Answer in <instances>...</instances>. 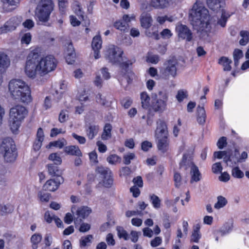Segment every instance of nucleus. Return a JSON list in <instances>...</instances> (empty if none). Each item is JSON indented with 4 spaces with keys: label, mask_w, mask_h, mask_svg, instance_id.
<instances>
[{
    "label": "nucleus",
    "mask_w": 249,
    "mask_h": 249,
    "mask_svg": "<svg viewBox=\"0 0 249 249\" xmlns=\"http://www.w3.org/2000/svg\"><path fill=\"white\" fill-rule=\"evenodd\" d=\"M107 160L111 164H116L121 162V158L116 154H113L108 156Z\"/></svg>",
    "instance_id": "nucleus-44"
},
{
    "label": "nucleus",
    "mask_w": 249,
    "mask_h": 249,
    "mask_svg": "<svg viewBox=\"0 0 249 249\" xmlns=\"http://www.w3.org/2000/svg\"><path fill=\"white\" fill-rule=\"evenodd\" d=\"M178 62L176 60H169L165 64V68L162 74L165 77L171 76L175 77L177 75V65Z\"/></svg>",
    "instance_id": "nucleus-15"
},
{
    "label": "nucleus",
    "mask_w": 249,
    "mask_h": 249,
    "mask_svg": "<svg viewBox=\"0 0 249 249\" xmlns=\"http://www.w3.org/2000/svg\"><path fill=\"white\" fill-rule=\"evenodd\" d=\"M49 159L53 161L55 164L59 165L61 163V158L56 153H52L49 157Z\"/></svg>",
    "instance_id": "nucleus-50"
},
{
    "label": "nucleus",
    "mask_w": 249,
    "mask_h": 249,
    "mask_svg": "<svg viewBox=\"0 0 249 249\" xmlns=\"http://www.w3.org/2000/svg\"><path fill=\"white\" fill-rule=\"evenodd\" d=\"M200 227L198 225H196L193 230L192 233L191 241L196 243H198L199 240L201 237V234L199 232Z\"/></svg>",
    "instance_id": "nucleus-33"
},
{
    "label": "nucleus",
    "mask_w": 249,
    "mask_h": 249,
    "mask_svg": "<svg viewBox=\"0 0 249 249\" xmlns=\"http://www.w3.org/2000/svg\"><path fill=\"white\" fill-rule=\"evenodd\" d=\"M247 158V153L245 151H244L241 153L239 157H237L236 158V160H233V163L236 164L237 162H244Z\"/></svg>",
    "instance_id": "nucleus-57"
},
{
    "label": "nucleus",
    "mask_w": 249,
    "mask_h": 249,
    "mask_svg": "<svg viewBox=\"0 0 249 249\" xmlns=\"http://www.w3.org/2000/svg\"><path fill=\"white\" fill-rule=\"evenodd\" d=\"M73 9L75 14L78 16H83V12L82 11L80 4L78 2L76 1L74 2L73 5Z\"/></svg>",
    "instance_id": "nucleus-51"
},
{
    "label": "nucleus",
    "mask_w": 249,
    "mask_h": 249,
    "mask_svg": "<svg viewBox=\"0 0 249 249\" xmlns=\"http://www.w3.org/2000/svg\"><path fill=\"white\" fill-rule=\"evenodd\" d=\"M174 180L175 182V187L179 188L183 184V180L179 173L175 172L174 176Z\"/></svg>",
    "instance_id": "nucleus-45"
},
{
    "label": "nucleus",
    "mask_w": 249,
    "mask_h": 249,
    "mask_svg": "<svg viewBox=\"0 0 249 249\" xmlns=\"http://www.w3.org/2000/svg\"><path fill=\"white\" fill-rule=\"evenodd\" d=\"M162 242V239L160 237H156L154 239L151 240L150 244L153 247H156L161 244Z\"/></svg>",
    "instance_id": "nucleus-62"
},
{
    "label": "nucleus",
    "mask_w": 249,
    "mask_h": 249,
    "mask_svg": "<svg viewBox=\"0 0 249 249\" xmlns=\"http://www.w3.org/2000/svg\"><path fill=\"white\" fill-rule=\"evenodd\" d=\"M55 217V216L49 211L46 212L44 214L45 219L48 223H51Z\"/></svg>",
    "instance_id": "nucleus-59"
},
{
    "label": "nucleus",
    "mask_w": 249,
    "mask_h": 249,
    "mask_svg": "<svg viewBox=\"0 0 249 249\" xmlns=\"http://www.w3.org/2000/svg\"><path fill=\"white\" fill-rule=\"evenodd\" d=\"M188 94L186 90H179L176 95V98L179 102H181L184 99L187 97Z\"/></svg>",
    "instance_id": "nucleus-49"
},
{
    "label": "nucleus",
    "mask_w": 249,
    "mask_h": 249,
    "mask_svg": "<svg viewBox=\"0 0 249 249\" xmlns=\"http://www.w3.org/2000/svg\"><path fill=\"white\" fill-rule=\"evenodd\" d=\"M27 114V109L21 105H17L10 109L9 126L13 133L18 132L21 123Z\"/></svg>",
    "instance_id": "nucleus-4"
},
{
    "label": "nucleus",
    "mask_w": 249,
    "mask_h": 249,
    "mask_svg": "<svg viewBox=\"0 0 249 249\" xmlns=\"http://www.w3.org/2000/svg\"><path fill=\"white\" fill-rule=\"evenodd\" d=\"M135 62V60L132 59L120 64L121 70L117 75V77L121 85H123L124 81H126L127 84L131 82V77L133 75V73L128 69V68Z\"/></svg>",
    "instance_id": "nucleus-8"
},
{
    "label": "nucleus",
    "mask_w": 249,
    "mask_h": 249,
    "mask_svg": "<svg viewBox=\"0 0 249 249\" xmlns=\"http://www.w3.org/2000/svg\"><path fill=\"white\" fill-rule=\"evenodd\" d=\"M233 57L234 62V65L237 67L239 65V60L243 57V52L238 49L234 50L233 53Z\"/></svg>",
    "instance_id": "nucleus-38"
},
{
    "label": "nucleus",
    "mask_w": 249,
    "mask_h": 249,
    "mask_svg": "<svg viewBox=\"0 0 249 249\" xmlns=\"http://www.w3.org/2000/svg\"><path fill=\"white\" fill-rule=\"evenodd\" d=\"M91 212V210L88 207H82L79 208L76 211L77 217L74 219L75 227L81 222L82 219L88 216Z\"/></svg>",
    "instance_id": "nucleus-19"
},
{
    "label": "nucleus",
    "mask_w": 249,
    "mask_h": 249,
    "mask_svg": "<svg viewBox=\"0 0 249 249\" xmlns=\"http://www.w3.org/2000/svg\"><path fill=\"white\" fill-rule=\"evenodd\" d=\"M206 114L203 106H198L197 107V122L200 124L205 123Z\"/></svg>",
    "instance_id": "nucleus-26"
},
{
    "label": "nucleus",
    "mask_w": 249,
    "mask_h": 249,
    "mask_svg": "<svg viewBox=\"0 0 249 249\" xmlns=\"http://www.w3.org/2000/svg\"><path fill=\"white\" fill-rule=\"evenodd\" d=\"M152 6L151 5V0L149 3H148L147 1L143 2L141 3L140 9L142 11L147 10L148 11H150L152 9Z\"/></svg>",
    "instance_id": "nucleus-56"
},
{
    "label": "nucleus",
    "mask_w": 249,
    "mask_h": 249,
    "mask_svg": "<svg viewBox=\"0 0 249 249\" xmlns=\"http://www.w3.org/2000/svg\"><path fill=\"white\" fill-rule=\"evenodd\" d=\"M8 89L13 99L24 104L32 102L30 89L23 81L19 79L11 80L9 83Z\"/></svg>",
    "instance_id": "nucleus-3"
},
{
    "label": "nucleus",
    "mask_w": 249,
    "mask_h": 249,
    "mask_svg": "<svg viewBox=\"0 0 249 249\" xmlns=\"http://www.w3.org/2000/svg\"><path fill=\"white\" fill-rule=\"evenodd\" d=\"M214 158L221 159L222 158L224 159V161L228 165L229 162L231 160V156L228 154V152L226 151H217L215 152L213 154Z\"/></svg>",
    "instance_id": "nucleus-28"
},
{
    "label": "nucleus",
    "mask_w": 249,
    "mask_h": 249,
    "mask_svg": "<svg viewBox=\"0 0 249 249\" xmlns=\"http://www.w3.org/2000/svg\"><path fill=\"white\" fill-rule=\"evenodd\" d=\"M22 21L21 16H15L7 20L4 25L0 27V35L11 32L16 30Z\"/></svg>",
    "instance_id": "nucleus-11"
},
{
    "label": "nucleus",
    "mask_w": 249,
    "mask_h": 249,
    "mask_svg": "<svg viewBox=\"0 0 249 249\" xmlns=\"http://www.w3.org/2000/svg\"><path fill=\"white\" fill-rule=\"evenodd\" d=\"M141 234V232L132 231L130 235H129V239H130L132 242L136 243L138 241L139 236Z\"/></svg>",
    "instance_id": "nucleus-52"
},
{
    "label": "nucleus",
    "mask_w": 249,
    "mask_h": 249,
    "mask_svg": "<svg viewBox=\"0 0 249 249\" xmlns=\"http://www.w3.org/2000/svg\"><path fill=\"white\" fill-rule=\"evenodd\" d=\"M231 63L232 60L225 56L221 57L218 60V63L223 66L224 71H230L231 70Z\"/></svg>",
    "instance_id": "nucleus-27"
},
{
    "label": "nucleus",
    "mask_w": 249,
    "mask_h": 249,
    "mask_svg": "<svg viewBox=\"0 0 249 249\" xmlns=\"http://www.w3.org/2000/svg\"><path fill=\"white\" fill-rule=\"evenodd\" d=\"M37 51H31L27 57L24 68L26 75L31 78L43 76L54 71L57 61L53 55H47L39 59Z\"/></svg>",
    "instance_id": "nucleus-1"
},
{
    "label": "nucleus",
    "mask_w": 249,
    "mask_h": 249,
    "mask_svg": "<svg viewBox=\"0 0 249 249\" xmlns=\"http://www.w3.org/2000/svg\"><path fill=\"white\" fill-rule=\"evenodd\" d=\"M93 238L92 235H88L85 236H83L80 240V246L81 248L86 247L91 243V241Z\"/></svg>",
    "instance_id": "nucleus-40"
},
{
    "label": "nucleus",
    "mask_w": 249,
    "mask_h": 249,
    "mask_svg": "<svg viewBox=\"0 0 249 249\" xmlns=\"http://www.w3.org/2000/svg\"><path fill=\"white\" fill-rule=\"evenodd\" d=\"M111 129L112 126L110 124H107L105 125L104 131L101 136V138L103 140H106L111 137Z\"/></svg>",
    "instance_id": "nucleus-37"
},
{
    "label": "nucleus",
    "mask_w": 249,
    "mask_h": 249,
    "mask_svg": "<svg viewBox=\"0 0 249 249\" xmlns=\"http://www.w3.org/2000/svg\"><path fill=\"white\" fill-rule=\"evenodd\" d=\"M142 106L143 108L147 109L150 105V98L146 92L143 91L141 94Z\"/></svg>",
    "instance_id": "nucleus-31"
},
{
    "label": "nucleus",
    "mask_w": 249,
    "mask_h": 249,
    "mask_svg": "<svg viewBox=\"0 0 249 249\" xmlns=\"http://www.w3.org/2000/svg\"><path fill=\"white\" fill-rule=\"evenodd\" d=\"M227 144V139L225 137H221L217 142V145L219 149L223 148Z\"/></svg>",
    "instance_id": "nucleus-60"
},
{
    "label": "nucleus",
    "mask_w": 249,
    "mask_h": 249,
    "mask_svg": "<svg viewBox=\"0 0 249 249\" xmlns=\"http://www.w3.org/2000/svg\"><path fill=\"white\" fill-rule=\"evenodd\" d=\"M207 4L210 9L217 13L221 12V8L223 7L224 3L223 0H207Z\"/></svg>",
    "instance_id": "nucleus-22"
},
{
    "label": "nucleus",
    "mask_w": 249,
    "mask_h": 249,
    "mask_svg": "<svg viewBox=\"0 0 249 249\" xmlns=\"http://www.w3.org/2000/svg\"><path fill=\"white\" fill-rule=\"evenodd\" d=\"M32 36L30 33L24 34L21 38L22 44H29L31 40Z\"/></svg>",
    "instance_id": "nucleus-53"
},
{
    "label": "nucleus",
    "mask_w": 249,
    "mask_h": 249,
    "mask_svg": "<svg viewBox=\"0 0 249 249\" xmlns=\"http://www.w3.org/2000/svg\"><path fill=\"white\" fill-rule=\"evenodd\" d=\"M135 155L134 153H128L124 156V163L126 165L129 164L131 162V160L134 159Z\"/></svg>",
    "instance_id": "nucleus-54"
},
{
    "label": "nucleus",
    "mask_w": 249,
    "mask_h": 249,
    "mask_svg": "<svg viewBox=\"0 0 249 249\" xmlns=\"http://www.w3.org/2000/svg\"><path fill=\"white\" fill-rule=\"evenodd\" d=\"M2 1L5 7L9 6H16L19 3V0H2Z\"/></svg>",
    "instance_id": "nucleus-58"
},
{
    "label": "nucleus",
    "mask_w": 249,
    "mask_h": 249,
    "mask_svg": "<svg viewBox=\"0 0 249 249\" xmlns=\"http://www.w3.org/2000/svg\"><path fill=\"white\" fill-rule=\"evenodd\" d=\"M187 159V156L186 154H184L183 155L182 160L180 163V166H186V162L188 161V164L190 163V166H191V179L190 182L191 183H193L194 181L197 182L200 180L201 174L198 170V167L189 160H188Z\"/></svg>",
    "instance_id": "nucleus-12"
},
{
    "label": "nucleus",
    "mask_w": 249,
    "mask_h": 249,
    "mask_svg": "<svg viewBox=\"0 0 249 249\" xmlns=\"http://www.w3.org/2000/svg\"><path fill=\"white\" fill-rule=\"evenodd\" d=\"M155 131V136L158 139V148L162 153L166 152L169 149L168 133L166 125L163 121L159 120Z\"/></svg>",
    "instance_id": "nucleus-5"
},
{
    "label": "nucleus",
    "mask_w": 249,
    "mask_h": 249,
    "mask_svg": "<svg viewBox=\"0 0 249 249\" xmlns=\"http://www.w3.org/2000/svg\"><path fill=\"white\" fill-rule=\"evenodd\" d=\"M67 143L66 141L64 139L62 140L56 141L54 142H51L50 143L46 146L47 148H50L52 146L58 147L59 148H61L63 146H64Z\"/></svg>",
    "instance_id": "nucleus-41"
},
{
    "label": "nucleus",
    "mask_w": 249,
    "mask_h": 249,
    "mask_svg": "<svg viewBox=\"0 0 249 249\" xmlns=\"http://www.w3.org/2000/svg\"><path fill=\"white\" fill-rule=\"evenodd\" d=\"M13 210V206L11 205H2L0 204V214L1 215L7 213H11Z\"/></svg>",
    "instance_id": "nucleus-39"
},
{
    "label": "nucleus",
    "mask_w": 249,
    "mask_h": 249,
    "mask_svg": "<svg viewBox=\"0 0 249 249\" xmlns=\"http://www.w3.org/2000/svg\"><path fill=\"white\" fill-rule=\"evenodd\" d=\"M96 172L100 174L103 178V185L107 188L110 187L113 183V179L110 170L103 166H98L96 169Z\"/></svg>",
    "instance_id": "nucleus-13"
},
{
    "label": "nucleus",
    "mask_w": 249,
    "mask_h": 249,
    "mask_svg": "<svg viewBox=\"0 0 249 249\" xmlns=\"http://www.w3.org/2000/svg\"><path fill=\"white\" fill-rule=\"evenodd\" d=\"M10 59L3 52H0V71L5 72L10 65Z\"/></svg>",
    "instance_id": "nucleus-21"
},
{
    "label": "nucleus",
    "mask_w": 249,
    "mask_h": 249,
    "mask_svg": "<svg viewBox=\"0 0 249 249\" xmlns=\"http://www.w3.org/2000/svg\"><path fill=\"white\" fill-rule=\"evenodd\" d=\"M149 197L153 207L155 209H159L161 205V200L160 198L155 194L150 195Z\"/></svg>",
    "instance_id": "nucleus-36"
},
{
    "label": "nucleus",
    "mask_w": 249,
    "mask_h": 249,
    "mask_svg": "<svg viewBox=\"0 0 249 249\" xmlns=\"http://www.w3.org/2000/svg\"><path fill=\"white\" fill-rule=\"evenodd\" d=\"M102 40L100 35L95 36L92 41L91 46L94 51V57L95 59L100 57V50L102 48Z\"/></svg>",
    "instance_id": "nucleus-18"
},
{
    "label": "nucleus",
    "mask_w": 249,
    "mask_h": 249,
    "mask_svg": "<svg viewBox=\"0 0 249 249\" xmlns=\"http://www.w3.org/2000/svg\"><path fill=\"white\" fill-rule=\"evenodd\" d=\"M63 182V178L61 177H59L55 179H49L43 185V189L45 191L54 192L58 188L60 184Z\"/></svg>",
    "instance_id": "nucleus-17"
},
{
    "label": "nucleus",
    "mask_w": 249,
    "mask_h": 249,
    "mask_svg": "<svg viewBox=\"0 0 249 249\" xmlns=\"http://www.w3.org/2000/svg\"><path fill=\"white\" fill-rule=\"evenodd\" d=\"M0 153L7 162H13L18 156L16 145L13 140L7 137L3 139L0 145Z\"/></svg>",
    "instance_id": "nucleus-6"
},
{
    "label": "nucleus",
    "mask_w": 249,
    "mask_h": 249,
    "mask_svg": "<svg viewBox=\"0 0 249 249\" xmlns=\"http://www.w3.org/2000/svg\"><path fill=\"white\" fill-rule=\"evenodd\" d=\"M64 151L69 155L79 157L82 156V153L78 146L70 145L66 146L64 148Z\"/></svg>",
    "instance_id": "nucleus-24"
},
{
    "label": "nucleus",
    "mask_w": 249,
    "mask_h": 249,
    "mask_svg": "<svg viewBox=\"0 0 249 249\" xmlns=\"http://www.w3.org/2000/svg\"><path fill=\"white\" fill-rule=\"evenodd\" d=\"M68 118V111L67 110H62L59 115V121L62 123L66 121Z\"/></svg>",
    "instance_id": "nucleus-55"
},
{
    "label": "nucleus",
    "mask_w": 249,
    "mask_h": 249,
    "mask_svg": "<svg viewBox=\"0 0 249 249\" xmlns=\"http://www.w3.org/2000/svg\"><path fill=\"white\" fill-rule=\"evenodd\" d=\"M141 26L146 29L145 35L148 37H153L156 39H159V35L157 31L152 33L150 32L148 30L151 26L153 23V18L150 14L145 12H142L140 17Z\"/></svg>",
    "instance_id": "nucleus-9"
},
{
    "label": "nucleus",
    "mask_w": 249,
    "mask_h": 249,
    "mask_svg": "<svg viewBox=\"0 0 249 249\" xmlns=\"http://www.w3.org/2000/svg\"><path fill=\"white\" fill-rule=\"evenodd\" d=\"M222 170V167L220 162L214 163L212 166V171L214 174H217L221 172Z\"/></svg>",
    "instance_id": "nucleus-61"
},
{
    "label": "nucleus",
    "mask_w": 249,
    "mask_h": 249,
    "mask_svg": "<svg viewBox=\"0 0 249 249\" xmlns=\"http://www.w3.org/2000/svg\"><path fill=\"white\" fill-rule=\"evenodd\" d=\"M231 175L234 178H241L244 177V173L238 167L232 169Z\"/></svg>",
    "instance_id": "nucleus-47"
},
{
    "label": "nucleus",
    "mask_w": 249,
    "mask_h": 249,
    "mask_svg": "<svg viewBox=\"0 0 249 249\" xmlns=\"http://www.w3.org/2000/svg\"><path fill=\"white\" fill-rule=\"evenodd\" d=\"M99 130L98 125L90 124L86 128V134L89 139L92 140L97 135Z\"/></svg>",
    "instance_id": "nucleus-25"
},
{
    "label": "nucleus",
    "mask_w": 249,
    "mask_h": 249,
    "mask_svg": "<svg viewBox=\"0 0 249 249\" xmlns=\"http://www.w3.org/2000/svg\"><path fill=\"white\" fill-rule=\"evenodd\" d=\"M122 50L114 45H110L108 47L106 56L107 59L113 64H117L122 60Z\"/></svg>",
    "instance_id": "nucleus-10"
},
{
    "label": "nucleus",
    "mask_w": 249,
    "mask_h": 249,
    "mask_svg": "<svg viewBox=\"0 0 249 249\" xmlns=\"http://www.w3.org/2000/svg\"><path fill=\"white\" fill-rule=\"evenodd\" d=\"M160 99H158L155 103H153L152 108L155 111H162L166 106V102L168 100L167 94L162 91L159 92Z\"/></svg>",
    "instance_id": "nucleus-16"
},
{
    "label": "nucleus",
    "mask_w": 249,
    "mask_h": 249,
    "mask_svg": "<svg viewBox=\"0 0 249 249\" xmlns=\"http://www.w3.org/2000/svg\"><path fill=\"white\" fill-rule=\"evenodd\" d=\"M121 103L124 108H127L131 105L132 103V100L130 98L127 97L124 99L122 101Z\"/></svg>",
    "instance_id": "nucleus-63"
},
{
    "label": "nucleus",
    "mask_w": 249,
    "mask_h": 249,
    "mask_svg": "<svg viewBox=\"0 0 249 249\" xmlns=\"http://www.w3.org/2000/svg\"><path fill=\"white\" fill-rule=\"evenodd\" d=\"M159 56L158 55L154 54L152 53H148L146 57V60L148 63L152 64H157L159 61Z\"/></svg>",
    "instance_id": "nucleus-43"
},
{
    "label": "nucleus",
    "mask_w": 249,
    "mask_h": 249,
    "mask_svg": "<svg viewBox=\"0 0 249 249\" xmlns=\"http://www.w3.org/2000/svg\"><path fill=\"white\" fill-rule=\"evenodd\" d=\"M117 234L119 238H124V240H127L129 239V235L126 231L121 227H118L117 228Z\"/></svg>",
    "instance_id": "nucleus-46"
},
{
    "label": "nucleus",
    "mask_w": 249,
    "mask_h": 249,
    "mask_svg": "<svg viewBox=\"0 0 249 249\" xmlns=\"http://www.w3.org/2000/svg\"><path fill=\"white\" fill-rule=\"evenodd\" d=\"M34 2L39 1L36 10V16L39 21L47 22L53 10V5L52 0H33Z\"/></svg>",
    "instance_id": "nucleus-7"
},
{
    "label": "nucleus",
    "mask_w": 249,
    "mask_h": 249,
    "mask_svg": "<svg viewBox=\"0 0 249 249\" xmlns=\"http://www.w3.org/2000/svg\"><path fill=\"white\" fill-rule=\"evenodd\" d=\"M227 203V199L222 196L217 197V202L214 204V207L216 209H219L224 207Z\"/></svg>",
    "instance_id": "nucleus-42"
},
{
    "label": "nucleus",
    "mask_w": 249,
    "mask_h": 249,
    "mask_svg": "<svg viewBox=\"0 0 249 249\" xmlns=\"http://www.w3.org/2000/svg\"><path fill=\"white\" fill-rule=\"evenodd\" d=\"M113 26L117 30L122 32H126L128 29V24L124 22L122 19L115 21Z\"/></svg>",
    "instance_id": "nucleus-32"
},
{
    "label": "nucleus",
    "mask_w": 249,
    "mask_h": 249,
    "mask_svg": "<svg viewBox=\"0 0 249 249\" xmlns=\"http://www.w3.org/2000/svg\"><path fill=\"white\" fill-rule=\"evenodd\" d=\"M96 100L97 103L104 106H108V102L106 100V98L101 93H98L96 96Z\"/></svg>",
    "instance_id": "nucleus-48"
},
{
    "label": "nucleus",
    "mask_w": 249,
    "mask_h": 249,
    "mask_svg": "<svg viewBox=\"0 0 249 249\" xmlns=\"http://www.w3.org/2000/svg\"><path fill=\"white\" fill-rule=\"evenodd\" d=\"M231 16V14L226 13L223 9L221 10V18L218 20L217 24L221 27H225L228 18Z\"/></svg>",
    "instance_id": "nucleus-35"
},
{
    "label": "nucleus",
    "mask_w": 249,
    "mask_h": 249,
    "mask_svg": "<svg viewBox=\"0 0 249 249\" xmlns=\"http://www.w3.org/2000/svg\"><path fill=\"white\" fill-rule=\"evenodd\" d=\"M233 228L232 222H227L224 224L222 227L217 231V233L221 236L229 233Z\"/></svg>",
    "instance_id": "nucleus-30"
},
{
    "label": "nucleus",
    "mask_w": 249,
    "mask_h": 249,
    "mask_svg": "<svg viewBox=\"0 0 249 249\" xmlns=\"http://www.w3.org/2000/svg\"><path fill=\"white\" fill-rule=\"evenodd\" d=\"M189 19L194 29L198 32H210L212 23L208 10L200 2L196 1L189 11Z\"/></svg>",
    "instance_id": "nucleus-2"
},
{
    "label": "nucleus",
    "mask_w": 249,
    "mask_h": 249,
    "mask_svg": "<svg viewBox=\"0 0 249 249\" xmlns=\"http://www.w3.org/2000/svg\"><path fill=\"white\" fill-rule=\"evenodd\" d=\"M160 35L164 38H169L173 35L171 31L168 29H163L160 33Z\"/></svg>",
    "instance_id": "nucleus-64"
},
{
    "label": "nucleus",
    "mask_w": 249,
    "mask_h": 249,
    "mask_svg": "<svg viewBox=\"0 0 249 249\" xmlns=\"http://www.w3.org/2000/svg\"><path fill=\"white\" fill-rule=\"evenodd\" d=\"M176 31L179 38L185 39L188 42L192 40L193 38L192 32L186 25L178 23L176 27Z\"/></svg>",
    "instance_id": "nucleus-14"
},
{
    "label": "nucleus",
    "mask_w": 249,
    "mask_h": 249,
    "mask_svg": "<svg viewBox=\"0 0 249 249\" xmlns=\"http://www.w3.org/2000/svg\"><path fill=\"white\" fill-rule=\"evenodd\" d=\"M42 240V236L39 233H35L31 237V242L32 244L33 249H37L38 244Z\"/></svg>",
    "instance_id": "nucleus-34"
},
{
    "label": "nucleus",
    "mask_w": 249,
    "mask_h": 249,
    "mask_svg": "<svg viewBox=\"0 0 249 249\" xmlns=\"http://www.w3.org/2000/svg\"><path fill=\"white\" fill-rule=\"evenodd\" d=\"M174 0H151V5L154 9H161L169 6Z\"/></svg>",
    "instance_id": "nucleus-20"
},
{
    "label": "nucleus",
    "mask_w": 249,
    "mask_h": 249,
    "mask_svg": "<svg viewBox=\"0 0 249 249\" xmlns=\"http://www.w3.org/2000/svg\"><path fill=\"white\" fill-rule=\"evenodd\" d=\"M49 174L51 176L60 177L62 171L58 169V167L55 164H49L47 165Z\"/></svg>",
    "instance_id": "nucleus-29"
},
{
    "label": "nucleus",
    "mask_w": 249,
    "mask_h": 249,
    "mask_svg": "<svg viewBox=\"0 0 249 249\" xmlns=\"http://www.w3.org/2000/svg\"><path fill=\"white\" fill-rule=\"evenodd\" d=\"M207 4L210 9L217 13L221 12V8L223 7L224 3L223 0H207Z\"/></svg>",
    "instance_id": "nucleus-23"
}]
</instances>
